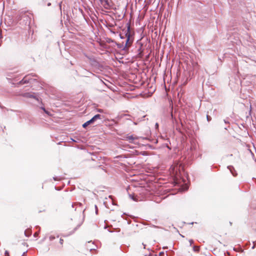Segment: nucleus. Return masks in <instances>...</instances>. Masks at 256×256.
Instances as JSON below:
<instances>
[{
  "label": "nucleus",
  "instance_id": "1",
  "mask_svg": "<svg viewBox=\"0 0 256 256\" xmlns=\"http://www.w3.org/2000/svg\"><path fill=\"white\" fill-rule=\"evenodd\" d=\"M184 170V166L182 164H174L170 168V171L173 176L178 177L180 174L181 170Z\"/></svg>",
  "mask_w": 256,
  "mask_h": 256
},
{
  "label": "nucleus",
  "instance_id": "2",
  "mask_svg": "<svg viewBox=\"0 0 256 256\" xmlns=\"http://www.w3.org/2000/svg\"><path fill=\"white\" fill-rule=\"evenodd\" d=\"M130 25L128 24H127V30L125 33V36L126 38V40L125 45L122 48V50H128V48L131 46V44L132 42V40H130Z\"/></svg>",
  "mask_w": 256,
  "mask_h": 256
},
{
  "label": "nucleus",
  "instance_id": "3",
  "mask_svg": "<svg viewBox=\"0 0 256 256\" xmlns=\"http://www.w3.org/2000/svg\"><path fill=\"white\" fill-rule=\"evenodd\" d=\"M22 96L24 98H33L36 99V100L38 101V98L36 97V96L30 93V92H26L22 94Z\"/></svg>",
  "mask_w": 256,
  "mask_h": 256
},
{
  "label": "nucleus",
  "instance_id": "4",
  "mask_svg": "<svg viewBox=\"0 0 256 256\" xmlns=\"http://www.w3.org/2000/svg\"><path fill=\"white\" fill-rule=\"evenodd\" d=\"M126 140H128L130 143H134V140L138 139V137H134L133 136H126Z\"/></svg>",
  "mask_w": 256,
  "mask_h": 256
},
{
  "label": "nucleus",
  "instance_id": "5",
  "mask_svg": "<svg viewBox=\"0 0 256 256\" xmlns=\"http://www.w3.org/2000/svg\"><path fill=\"white\" fill-rule=\"evenodd\" d=\"M228 168L230 170L231 174L234 176H236L237 175V173L235 170L234 168L232 166H228Z\"/></svg>",
  "mask_w": 256,
  "mask_h": 256
},
{
  "label": "nucleus",
  "instance_id": "6",
  "mask_svg": "<svg viewBox=\"0 0 256 256\" xmlns=\"http://www.w3.org/2000/svg\"><path fill=\"white\" fill-rule=\"evenodd\" d=\"M94 122V120L92 118L90 120H89L86 122H84L83 124H82V127L84 128H86V126H88V125L90 124H93Z\"/></svg>",
  "mask_w": 256,
  "mask_h": 256
},
{
  "label": "nucleus",
  "instance_id": "7",
  "mask_svg": "<svg viewBox=\"0 0 256 256\" xmlns=\"http://www.w3.org/2000/svg\"><path fill=\"white\" fill-rule=\"evenodd\" d=\"M104 116H101L100 114H97L94 116L92 118L94 120V122L98 120H102Z\"/></svg>",
  "mask_w": 256,
  "mask_h": 256
},
{
  "label": "nucleus",
  "instance_id": "8",
  "mask_svg": "<svg viewBox=\"0 0 256 256\" xmlns=\"http://www.w3.org/2000/svg\"><path fill=\"white\" fill-rule=\"evenodd\" d=\"M28 82V81L26 80L25 78H24L22 80H20L17 83L18 86L22 85L23 84H27Z\"/></svg>",
  "mask_w": 256,
  "mask_h": 256
},
{
  "label": "nucleus",
  "instance_id": "9",
  "mask_svg": "<svg viewBox=\"0 0 256 256\" xmlns=\"http://www.w3.org/2000/svg\"><path fill=\"white\" fill-rule=\"evenodd\" d=\"M24 235L26 237H29L32 234V230L30 229H27L24 231Z\"/></svg>",
  "mask_w": 256,
  "mask_h": 256
},
{
  "label": "nucleus",
  "instance_id": "10",
  "mask_svg": "<svg viewBox=\"0 0 256 256\" xmlns=\"http://www.w3.org/2000/svg\"><path fill=\"white\" fill-rule=\"evenodd\" d=\"M6 76H7L6 79L8 80V82L12 84V85H14V83L12 82V78H10V76H11L9 74H7Z\"/></svg>",
  "mask_w": 256,
  "mask_h": 256
},
{
  "label": "nucleus",
  "instance_id": "11",
  "mask_svg": "<svg viewBox=\"0 0 256 256\" xmlns=\"http://www.w3.org/2000/svg\"><path fill=\"white\" fill-rule=\"evenodd\" d=\"M170 118H171L172 124H174V122H177V120H176V118H175V117L174 116V114L172 112H171V114H170Z\"/></svg>",
  "mask_w": 256,
  "mask_h": 256
},
{
  "label": "nucleus",
  "instance_id": "12",
  "mask_svg": "<svg viewBox=\"0 0 256 256\" xmlns=\"http://www.w3.org/2000/svg\"><path fill=\"white\" fill-rule=\"evenodd\" d=\"M128 196H129V197L131 199L134 200V201H137V199L134 196V195L133 194H129Z\"/></svg>",
  "mask_w": 256,
  "mask_h": 256
},
{
  "label": "nucleus",
  "instance_id": "13",
  "mask_svg": "<svg viewBox=\"0 0 256 256\" xmlns=\"http://www.w3.org/2000/svg\"><path fill=\"white\" fill-rule=\"evenodd\" d=\"M193 250L195 252H198L199 251V247L196 246H194L193 247Z\"/></svg>",
  "mask_w": 256,
  "mask_h": 256
},
{
  "label": "nucleus",
  "instance_id": "14",
  "mask_svg": "<svg viewBox=\"0 0 256 256\" xmlns=\"http://www.w3.org/2000/svg\"><path fill=\"white\" fill-rule=\"evenodd\" d=\"M44 112L48 116L51 115L50 112L47 110H46L45 111H44Z\"/></svg>",
  "mask_w": 256,
  "mask_h": 256
},
{
  "label": "nucleus",
  "instance_id": "15",
  "mask_svg": "<svg viewBox=\"0 0 256 256\" xmlns=\"http://www.w3.org/2000/svg\"><path fill=\"white\" fill-rule=\"evenodd\" d=\"M53 179L54 180H60V178L59 177H58V176H54Z\"/></svg>",
  "mask_w": 256,
  "mask_h": 256
},
{
  "label": "nucleus",
  "instance_id": "16",
  "mask_svg": "<svg viewBox=\"0 0 256 256\" xmlns=\"http://www.w3.org/2000/svg\"><path fill=\"white\" fill-rule=\"evenodd\" d=\"M49 239H50V241H52V240H54V239H55V236H50V237H49Z\"/></svg>",
  "mask_w": 256,
  "mask_h": 256
},
{
  "label": "nucleus",
  "instance_id": "17",
  "mask_svg": "<svg viewBox=\"0 0 256 256\" xmlns=\"http://www.w3.org/2000/svg\"><path fill=\"white\" fill-rule=\"evenodd\" d=\"M206 118L208 122H210L212 120L211 117L208 115L206 116Z\"/></svg>",
  "mask_w": 256,
  "mask_h": 256
},
{
  "label": "nucleus",
  "instance_id": "18",
  "mask_svg": "<svg viewBox=\"0 0 256 256\" xmlns=\"http://www.w3.org/2000/svg\"><path fill=\"white\" fill-rule=\"evenodd\" d=\"M96 110H97L98 112H100V113H102L104 112V110L102 109H99L98 108V109H97Z\"/></svg>",
  "mask_w": 256,
  "mask_h": 256
},
{
  "label": "nucleus",
  "instance_id": "19",
  "mask_svg": "<svg viewBox=\"0 0 256 256\" xmlns=\"http://www.w3.org/2000/svg\"><path fill=\"white\" fill-rule=\"evenodd\" d=\"M63 242H64V240L62 239V238H60V243L61 244H63Z\"/></svg>",
  "mask_w": 256,
  "mask_h": 256
},
{
  "label": "nucleus",
  "instance_id": "20",
  "mask_svg": "<svg viewBox=\"0 0 256 256\" xmlns=\"http://www.w3.org/2000/svg\"><path fill=\"white\" fill-rule=\"evenodd\" d=\"M5 254V256H9L8 252L7 250L5 251V254Z\"/></svg>",
  "mask_w": 256,
  "mask_h": 256
},
{
  "label": "nucleus",
  "instance_id": "21",
  "mask_svg": "<svg viewBox=\"0 0 256 256\" xmlns=\"http://www.w3.org/2000/svg\"><path fill=\"white\" fill-rule=\"evenodd\" d=\"M38 232H35L34 234V237H37L38 236Z\"/></svg>",
  "mask_w": 256,
  "mask_h": 256
},
{
  "label": "nucleus",
  "instance_id": "22",
  "mask_svg": "<svg viewBox=\"0 0 256 256\" xmlns=\"http://www.w3.org/2000/svg\"><path fill=\"white\" fill-rule=\"evenodd\" d=\"M189 242H190V246H192V244L193 243L194 241H193V240H189Z\"/></svg>",
  "mask_w": 256,
  "mask_h": 256
},
{
  "label": "nucleus",
  "instance_id": "23",
  "mask_svg": "<svg viewBox=\"0 0 256 256\" xmlns=\"http://www.w3.org/2000/svg\"><path fill=\"white\" fill-rule=\"evenodd\" d=\"M104 2L106 4L109 5L108 1V0H104Z\"/></svg>",
  "mask_w": 256,
  "mask_h": 256
},
{
  "label": "nucleus",
  "instance_id": "24",
  "mask_svg": "<svg viewBox=\"0 0 256 256\" xmlns=\"http://www.w3.org/2000/svg\"><path fill=\"white\" fill-rule=\"evenodd\" d=\"M81 224H78L75 228H74V230H76L80 226Z\"/></svg>",
  "mask_w": 256,
  "mask_h": 256
},
{
  "label": "nucleus",
  "instance_id": "25",
  "mask_svg": "<svg viewBox=\"0 0 256 256\" xmlns=\"http://www.w3.org/2000/svg\"><path fill=\"white\" fill-rule=\"evenodd\" d=\"M164 254V252H160L159 255H160V256H162V255Z\"/></svg>",
  "mask_w": 256,
  "mask_h": 256
},
{
  "label": "nucleus",
  "instance_id": "26",
  "mask_svg": "<svg viewBox=\"0 0 256 256\" xmlns=\"http://www.w3.org/2000/svg\"><path fill=\"white\" fill-rule=\"evenodd\" d=\"M40 108L44 112L46 110L44 107L42 106Z\"/></svg>",
  "mask_w": 256,
  "mask_h": 256
},
{
  "label": "nucleus",
  "instance_id": "27",
  "mask_svg": "<svg viewBox=\"0 0 256 256\" xmlns=\"http://www.w3.org/2000/svg\"><path fill=\"white\" fill-rule=\"evenodd\" d=\"M120 37L121 39H124V36H122L121 34H120Z\"/></svg>",
  "mask_w": 256,
  "mask_h": 256
},
{
  "label": "nucleus",
  "instance_id": "28",
  "mask_svg": "<svg viewBox=\"0 0 256 256\" xmlns=\"http://www.w3.org/2000/svg\"><path fill=\"white\" fill-rule=\"evenodd\" d=\"M224 123H226V124L228 123V122L226 120H224Z\"/></svg>",
  "mask_w": 256,
  "mask_h": 256
},
{
  "label": "nucleus",
  "instance_id": "29",
  "mask_svg": "<svg viewBox=\"0 0 256 256\" xmlns=\"http://www.w3.org/2000/svg\"><path fill=\"white\" fill-rule=\"evenodd\" d=\"M48 6H50L51 5V3L50 2H48V4H47Z\"/></svg>",
  "mask_w": 256,
  "mask_h": 256
},
{
  "label": "nucleus",
  "instance_id": "30",
  "mask_svg": "<svg viewBox=\"0 0 256 256\" xmlns=\"http://www.w3.org/2000/svg\"><path fill=\"white\" fill-rule=\"evenodd\" d=\"M98 209H96V214H98Z\"/></svg>",
  "mask_w": 256,
  "mask_h": 256
},
{
  "label": "nucleus",
  "instance_id": "31",
  "mask_svg": "<svg viewBox=\"0 0 256 256\" xmlns=\"http://www.w3.org/2000/svg\"><path fill=\"white\" fill-rule=\"evenodd\" d=\"M94 207H95V210H96V209H98V207H97V206H96V205H95V206H94Z\"/></svg>",
  "mask_w": 256,
  "mask_h": 256
},
{
  "label": "nucleus",
  "instance_id": "32",
  "mask_svg": "<svg viewBox=\"0 0 256 256\" xmlns=\"http://www.w3.org/2000/svg\"><path fill=\"white\" fill-rule=\"evenodd\" d=\"M61 4H62V2H60L59 4V6H60V8H61Z\"/></svg>",
  "mask_w": 256,
  "mask_h": 256
},
{
  "label": "nucleus",
  "instance_id": "33",
  "mask_svg": "<svg viewBox=\"0 0 256 256\" xmlns=\"http://www.w3.org/2000/svg\"><path fill=\"white\" fill-rule=\"evenodd\" d=\"M142 244L144 245V248H145L146 245L144 244Z\"/></svg>",
  "mask_w": 256,
  "mask_h": 256
},
{
  "label": "nucleus",
  "instance_id": "34",
  "mask_svg": "<svg viewBox=\"0 0 256 256\" xmlns=\"http://www.w3.org/2000/svg\"><path fill=\"white\" fill-rule=\"evenodd\" d=\"M156 126H158V123H156Z\"/></svg>",
  "mask_w": 256,
  "mask_h": 256
},
{
  "label": "nucleus",
  "instance_id": "35",
  "mask_svg": "<svg viewBox=\"0 0 256 256\" xmlns=\"http://www.w3.org/2000/svg\"><path fill=\"white\" fill-rule=\"evenodd\" d=\"M74 204H72V206L74 208Z\"/></svg>",
  "mask_w": 256,
  "mask_h": 256
},
{
  "label": "nucleus",
  "instance_id": "36",
  "mask_svg": "<svg viewBox=\"0 0 256 256\" xmlns=\"http://www.w3.org/2000/svg\"><path fill=\"white\" fill-rule=\"evenodd\" d=\"M168 248L167 247H163V248Z\"/></svg>",
  "mask_w": 256,
  "mask_h": 256
},
{
  "label": "nucleus",
  "instance_id": "37",
  "mask_svg": "<svg viewBox=\"0 0 256 256\" xmlns=\"http://www.w3.org/2000/svg\"><path fill=\"white\" fill-rule=\"evenodd\" d=\"M72 141H74V142H76V140H73V139H72Z\"/></svg>",
  "mask_w": 256,
  "mask_h": 256
},
{
  "label": "nucleus",
  "instance_id": "38",
  "mask_svg": "<svg viewBox=\"0 0 256 256\" xmlns=\"http://www.w3.org/2000/svg\"><path fill=\"white\" fill-rule=\"evenodd\" d=\"M224 129L225 130H228V128H225Z\"/></svg>",
  "mask_w": 256,
  "mask_h": 256
},
{
  "label": "nucleus",
  "instance_id": "39",
  "mask_svg": "<svg viewBox=\"0 0 256 256\" xmlns=\"http://www.w3.org/2000/svg\"><path fill=\"white\" fill-rule=\"evenodd\" d=\"M230 156H232V154H230Z\"/></svg>",
  "mask_w": 256,
  "mask_h": 256
},
{
  "label": "nucleus",
  "instance_id": "40",
  "mask_svg": "<svg viewBox=\"0 0 256 256\" xmlns=\"http://www.w3.org/2000/svg\"><path fill=\"white\" fill-rule=\"evenodd\" d=\"M194 224V222H192L190 223V224Z\"/></svg>",
  "mask_w": 256,
  "mask_h": 256
},
{
  "label": "nucleus",
  "instance_id": "41",
  "mask_svg": "<svg viewBox=\"0 0 256 256\" xmlns=\"http://www.w3.org/2000/svg\"><path fill=\"white\" fill-rule=\"evenodd\" d=\"M100 2H102V0H100Z\"/></svg>",
  "mask_w": 256,
  "mask_h": 256
}]
</instances>
